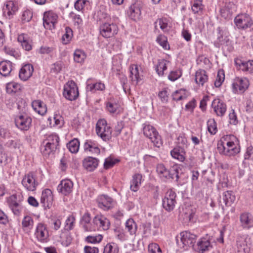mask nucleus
<instances>
[{
  "label": "nucleus",
  "instance_id": "1",
  "mask_svg": "<svg viewBox=\"0 0 253 253\" xmlns=\"http://www.w3.org/2000/svg\"><path fill=\"white\" fill-rule=\"evenodd\" d=\"M59 138L56 134L48 135L43 140L41 147V151L44 155L54 154L59 146Z\"/></svg>",
  "mask_w": 253,
  "mask_h": 253
},
{
  "label": "nucleus",
  "instance_id": "2",
  "mask_svg": "<svg viewBox=\"0 0 253 253\" xmlns=\"http://www.w3.org/2000/svg\"><path fill=\"white\" fill-rule=\"evenodd\" d=\"M217 150L220 154L228 156L235 155L240 152V149L233 141H228L225 145L224 142L221 140L217 143Z\"/></svg>",
  "mask_w": 253,
  "mask_h": 253
},
{
  "label": "nucleus",
  "instance_id": "3",
  "mask_svg": "<svg viewBox=\"0 0 253 253\" xmlns=\"http://www.w3.org/2000/svg\"><path fill=\"white\" fill-rule=\"evenodd\" d=\"M97 134L104 141H108L112 137L111 127L108 126L105 120H99L96 125Z\"/></svg>",
  "mask_w": 253,
  "mask_h": 253
},
{
  "label": "nucleus",
  "instance_id": "4",
  "mask_svg": "<svg viewBox=\"0 0 253 253\" xmlns=\"http://www.w3.org/2000/svg\"><path fill=\"white\" fill-rule=\"evenodd\" d=\"M143 133L151 140L156 147H160L162 145L161 136L153 126L149 125L145 126L143 127Z\"/></svg>",
  "mask_w": 253,
  "mask_h": 253
},
{
  "label": "nucleus",
  "instance_id": "5",
  "mask_svg": "<svg viewBox=\"0 0 253 253\" xmlns=\"http://www.w3.org/2000/svg\"><path fill=\"white\" fill-rule=\"evenodd\" d=\"M63 94L69 100H76L79 96L78 88L76 84L73 81L68 82L64 86Z\"/></svg>",
  "mask_w": 253,
  "mask_h": 253
},
{
  "label": "nucleus",
  "instance_id": "6",
  "mask_svg": "<svg viewBox=\"0 0 253 253\" xmlns=\"http://www.w3.org/2000/svg\"><path fill=\"white\" fill-rule=\"evenodd\" d=\"M176 197L175 193L171 190H168L165 194L162 205L167 211H170L174 209L176 203Z\"/></svg>",
  "mask_w": 253,
  "mask_h": 253
},
{
  "label": "nucleus",
  "instance_id": "7",
  "mask_svg": "<svg viewBox=\"0 0 253 253\" xmlns=\"http://www.w3.org/2000/svg\"><path fill=\"white\" fill-rule=\"evenodd\" d=\"M234 22L238 29L243 30L250 28L253 25L252 18L246 13L238 15L234 19Z\"/></svg>",
  "mask_w": 253,
  "mask_h": 253
},
{
  "label": "nucleus",
  "instance_id": "8",
  "mask_svg": "<svg viewBox=\"0 0 253 253\" xmlns=\"http://www.w3.org/2000/svg\"><path fill=\"white\" fill-rule=\"evenodd\" d=\"M21 183L23 187L29 191H35L38 185L35 175L32 172L25 174L23 177Z\"/></svg>",
  "mask_w": 253,
  "mask_h": 253
},
{
  "label": "nucleus",
  "instance_id": "9",
  "mask_svg": "<svg viewBox=\"0 0 253 253\" xmlns=\"http://www.w3.org/2000/svg\"><path fill=\"white\" fill-rule=\"evenodd\" d=\"M100 34L104 38H108L117 34L118 28L116 24L114 23H104L100 26Z\"/></svg>",
  "mask_w": 253,
  "mask_h": 253
},
{
  "label": "nucleus",
  "instance_id": "10",
  "mask_svg": "<svg viewBox=\"0 0 253 253\" xmlns=\"http://www.w3.org/2000/svg\"><path fill=\"white\" fill-rule=\"evenodd\" d=\"M57 19L58 15L56 13L52 11H46L43 14V25L47 29H54Z\"/></svg>",
  "mask_w": 253,
  "mask_h": 253
},
{
  "label": "nucleus",
  "instance_id": "11",
  "mask_svg": "<svg viewBox=\"0 0 253 253\" xmlns=\"http://www.w3.org/2000/svg\"><path fill=\"white\" fill-rule=\"evenodd\" d=\"M35 235L39 242H47L49 237V232L46 225L42 223H38L36 227Z\"/></svg>",
  "mask_w": 253,
  "mask_h": 253
},
{
  "label": "nucleus",
  "instance_id": "12",
  "mask_svg": "<svg viewBox=\"0 0 253 253\" xmlns=\"http://www.w3.org/2000/svg\"><path fill=\"white\" fill-rule=\"evenodd\" d=\"M17 3L13 0L7 1L3 7V16L6 19L12 18L18 11Z\"/></svg>",
  "mask_w": 253,
  "mask_h": 253
},
{
  "label": "nucleus",
  "instance_id": "13",
  "mask_svg": "<svg viewBox=\"0 0 253 253\" xmlns=\"http://www.w3.org/2000/svg\"><path fill=\"white\" fill-rule=\"evenodd\" d=\"M32 119L26 115H21L16 117L15 123L16 126L21 130H28L31 124Z\"/></svg>",
  "mask_w": 253,
  "mask_h": 253
},
{
  "label": "nucleus",
  "instance_id": "14",
  "mask_svg": "<svg viewBox=\"0 0 253 253\" xmlns=\"http://www.w3.org/2000/svg\"><path fill=\"white\" fill-rule=\"evenodd\" d=\"M180 241L184 247H194V243L196 242V236L188 231H183L180 233Z\"/></svg>",
  "mask_w": 253,
  "mask_h": 253
},
{
  "label": "nucleus",
  "instance_id": "15",
  "mask_svg": "<svg viewBox=\"0 0 253 253\" xmlns=\"http://www.w3.org/2000/svg\"><path fill=\"white\" fill-rule=\"evenodd\" d=\"M211 106L218 116L222 117L226 111V105L219 99H214Z\"/></svg>",
  "mask_w": 253,
  "mask_h": 253
},
{
  "label": "nucleus",
  "instance_id": "16",
  "mask_svg": "<svg viewBox=\"0 0 253 253\" xmlns=\"http://www.w3.org/2000/svg\"><path fill=\"white\" fill-rule=\"evenodd\" d=\"M128 14L129 17L134 20L140 19L141 14L140 4L135 2L131 4L129 7Z\"/></svg>",
  "mask_w": 253,
  "mask_h": 253
},
{
  "label": "nucleus",
  "instance_id": "17",
  "mask_svg": "<svg viewBox=\"0 0 253 253\" xmlns=\"http://www.w3.org/2000/svg\"><path fill=\"white\" fill-rule=\"evenodd\" d=\"M235 6L232 2L226 3L220 9V15L224 19H230L235 11Z\"/></svg>",
  "mask_w": 253,
  "mask_h": 253
},
{
  "label": "nucleus",
  "instance_id": "18",
  "mask_svg": "<svg viewBox=\"0 0 253 253\" xmlns=\"http://www.w3.org/2000/svg\"><path fill=\"white\" fill-rule=\"evenodd\" d=\"M73 184L69 179L62 180L60 184L57 187V190L64 195L70 194L73 188Z\"/></svg>",
  "mask_w": 253,
  "mask_h": 253
},
{
  "label": "nucleus",
  "instance_id": "19",
  "mask_svg": "<svg viewBox=\"0 0 253 253\" xmlns=\"http://www.w3.org/2000/svg\"><path fill=\"white\" fill-rule=\"evenodd\" d=\"M8 202L9 206L15 215H19L22 210L21 204L17 201V198L15 195H12L9 197Z\"/></svg>",
  "mask_w": 253,
  "mask_h": 253
},
{
  "label": "nucleus",
  "instance_id": "20",
  "mask_svg": "<svg viewBox=\"0 0 253 253\" xmlns=\"http://www.w3.org/2000/svg\"><path fill=\"white\" fill-rule=\"evenodd\" d=\"M34 71L33 67L30 64L24 65L19 72V77L23 81H27L32 75Z\"/></svg>",
  "mask_w": 253,
  "mask_h": 253
},
{
  "label": "nucleus",
  "instance_id": "21",
  "mask_svg": "<svg viewBox=\"0 0 253 253\" xmlns=\"http://www.w3.org/2000/svg\"><path fill=\"white\" fill-rule=\"evenodd\" d=\"M236 197L232 191H227L224 192L220 197L219 202L222 205L224 204L227 206H231L235 201Z\"/></svg>",
  "mask_w": 253,
  "mask_h": 253
},
{
  "label": "nucleus",
  "instance_id": "22",
  "mask_svg": "<svg viewBox=\"0 0 253 253\" xmlns=\"http://www.w3.org/2000/svg\"><path fill=\"white\" fill-rule=\"evenodd\" d=\"M130 75L129 78L133 84H137L141 80L140 76L139 73V68L137 65H132L129 67Z\"/></svg>",
  "mask_w": 253,
  "mask_h": 253
},
{
  "label": "nucleus",
  "instance_id": "23",
  "mask_svg": "<svg viewBox=\"0 0 253 253\" xmlns=\"http://www.w3.org/2000/svg\"><path fill=\"white\" fill-rule=\"evenodd\" d=\"M53 200V194L50 189H46L42 191L41 198V203L49 207L52 205Z\"/></svg>",
  "mask_w": 253,
  "mask_h": 253
},
{
  "label": "nucleus",
  "instance_id": "24",
  "mask_svg": "<svg viewBox=\"0 0 253 253\" xmlns=\"http://www.w3.org/2000/svg\"><path fill=\"white\" fill-rule=\"evenodd\" d=\"M240 221L244 228L249 229L253 226V217L249 213H243L240 215Z\"/></svg>",
  "mask_w": 253,
  "mask_h": 253
},
{
  "label": "nucleus",
  "instance_id": "25",
  "mask_svg": "<svg viewBox=\"0 0 253 253\" xmlns=\"http://www.w3.org/2000/svg\"><path fill=\"white\" fill-rule=\"evenodd\" d=\"M98 206L104 210H108L111 207L112 199L106 195H101L97 198Z\"/></svg>",
  "mask_w": 253,
  "mask_h": 253
},
{
  "label": "nucleus",
  "instance_id": "26",
  "mask_svg": "<svg viewBox=\"0 0 253 253\" xmlns=\"http://www.w3.org/2000/svg\"><path fill=\"white\" fill-rule=\"evenodd\" d=\"M98 165V160L92 157H88L84 159L83 166L87 170L91 171L94 170Z\"/></svg>",
  "mask_w": 253,
  "mask_h": 253
},
{
  "label": "nucleus",
  "instance_id": "27",
  "mask_svg": "<svg viewBox=\"0 0 253 253\" xmlns=\"http://www.w3.org/2000/svg\"><path fill=\"white\" fill-rule=\"evenodd\" d=\"M234 90L244 92L248 86V82L246 79H237L232 84Z\"/></svg>",
  "mask_w": 253,
  "mask_h": 253
},
{
  "label": "nucleus",
  "instance_id": "28",
  "mask_svg": "<svg viewBox=\"0 0 253 253\" xmlns=\"http://www.w3.org/2000/svg\"><path fill=\"white\" fill-rule=\"evenodd\" d=\"M93 222L104 230H108L109 228L110 222L103 216H96L93 219Z\"/></svg>",
  "mask_w": 253,
  "mask_h": 253
},
{
  "label": "nucleus",
  "instance_id": "29",
  "mask_svg": "<svg viewBox=\"0 0 253 253\" xmlns=\"http://www.w3.org/2000/svg\"><path fill=\"white\" fill-rule=\"evenodd\" d=\"M33 109L41 115H44L47 111L45 104L40 100H34L32 103Z\"/></svg>",
  "mask_w": 253,
  "mask_h": 253
},
{
  "label": "nucleus",
  "instance_id": "30",
  "mask_svg": "<svg viewBox=\"0 0 253 253\" xmlns=\"http://www.w3.org/2000/svg\"><path fill=\"white\" fill-rule=\"evenodd\" d=\"M195 82L199 85H204L208 80V76L204 70L199 69L195 73Z\"/></svg>",
  "mask_w": 253,
  "mask_h": 253
},
{
  "label": "nucleus",
  "instance_id": "31",
  "mask_svg": "<svg viewBox=\"0 0 253 253\" xmlns=\"http://www.w3.org/2000/svg\"><path fill=\"white\" fill-rule=\"evenodd\" d=\"M210 247H211L210 242L205 239H202L195 245L194 250L197 252L203 253L209 250Z\"/></svg>",
  "mask_w": 253,
  "mask_h": 253
},
{
  "label": "nucleus",
  "instance_id": "32",
  "mask_svg": "<svg viewBox=\"0 0 253 253\" xmlns=\"http://www.w3.org/2000/svg\"><path fill=\"white\" fill-rule=\"evenodd\" d=\"M236 246L238 253H249L250 248L247 245L244 238L241 237L238 238Z\"/></svg>",
  "mask_w": 253,
  "mask_h": 253
},
{
  "label": "nucleus",
  "instance_id": "33",
  "mask_svg": "<svg viewBox=\"0 0 253 253\" xmlns=\"http://www.w3.org/2000/svg\"><path fill=\"white\" fill-rule=\"evenodd\" d=\"M12 63L9 61H3L0 62V74L6 77L10 75L12 71Z\"/></svg>",
  "mask_w": 253,
  "mask_h": 253
},
{
  "label": "nucleus",
  "instance_id": "34",
  "mask_svg": "<svg viewBox=\"0 0 253 253\" xmlns=\"http://www.w3.org/2000/svg\"><path fill=\"white\" fill-rule=\"evenodd\" d=\"M217 31L218 33L217 40L219 42V46H228V44H225V43H227L228 42L225 29L218 27L217 29Z\"/></svg>",
  "mask_w": 253,
  "mask_h": 253
},
{
  "label": "nucleus",
  "instance_id": "35",
  "mask_svg": "<svg viewBox=\"0 0 253 253\" xmlns=\"http://www.w3.org/2000/svg\"><path fill=\"white\" fill-rule=\"evenodd\" d=\"M17 41L23 47H32L34 46L32 40L25 34L19 35L17 38Z\"/></svg>",
  "mask_w": 253,
  "mask_h": 253
},
{
  "label": "nucleus",
  "instance_id": "36",
  "mask_svg": "<svg viewBox=\"0 0 253 253\" xmlns=\"http://www.w3.org/2000/svg\"><path fill=\"white\" fill-rule=\"evenodd\" d=\"M137 229V224L133 219L129 218L126 220L125 223V230L127 231L130 235H135Z\"/></svg>",
  "mask_w": 253,
  "mask_h": 253
},
{
  "label": "nucleus",
  "instance_id": "37",
  "mask_svg": "<svg viewBox=\"0 0 253 253\" xmlns=\"http://www.w3.org/2000/svg\"><path fill=\"white\" fill-rule=\"evenodd\" d=\"M34 225V221L30 216H25L22 221V228L26 232H29L32 229Z\"/></svg>",
  "mask_w": 253,
  "mask_h": 253
},
{
  "label": "nucleus",
  "instance_id": "38",
  "mask_svg": "<svg viewBox=\"0 0 253 253\" xmlns=\"http://www.w3.org/2000/svg\"><path fill=\"white\" fill-rule=\"evenodd\" d=\"M84 150L85 151H89L92 154H98L100 153V149L97 146L91 141H87L84 144Z\"/></svg>",
  "mask_w": 253,
  "mask_h": 253
},
{
  "label": "nucleus",
  "instance_id": "39",
  "mask_svg": "<svg viewBox=\"0 0 253 253\" xmlns=\"http://www.w3.org/2000/svg\"><path fill=\"white\" fill-rule=\"evenodd\" d=\"M141 178L142 176L139 174H135L133 175L130 185V188L131 190L134 192L138 190L141 184Z\"/></svg>",
  "mask_w": 253,
  "mask_h": 253
},
{
  "label": "nucleus",
  "instance_id": "40",
  "mask_svg": "<svg viewBox=\"0 0 253 253\" xmlns=\"http://www.w3.org/2000/svg\"><path fill=\"white\" fill-rule=\"evenodd\" d=\"M155 27L157 28L158 26L164 32L168 31L169 29V26L168 24V20L166 18H162L158 19L154 23Z\"/></svg>",
  "mask_w": 253,
  "mask_h": 253
},
{
  "label": "nucleus",
  "instance_id": "41",
  "mask_svg": "<svg viewBox=\"0 0 253 253\" xmlns=\"http://www.w3.org/2000/svg\"><path fill=\"white\" fill-rule=\"evenodd\" d=\"M167 61L164 59L159 60L156 67V70L159 76L164 75V71L167 70Z\"/></svg>",
  "mask_w": 253,
  "mask_h": 253
},
{
  "label": "nucleus",
  "instance_id": "42",
  "mask_svg": "<svg viewBox=\"0 0 253 253\" xmlns=\"http://www.w3.org/2000/svg\"><path fill=\"white\" fill-rule=\"evenodd\" d=\"M6 89L8 93H15L21 89V85L15 82H10L6 84Z\"/></svg>",
  "mask_w": 253,
  "mask_h": 253
},
{
  "label": "nucleus",
  "instance_id": "43",
  "mask_svg": "<svg viewBox=\"0 0 253 253\" xmlns=\"http://www.w3.org/2000/svg\"><path fill=\"white\" fill-rule=\"evenodd\" d=\"M67 146L72 153H76L79 149L80 142L78 139H74L67 144Z\"/></svg>",
  "mask_w": 253,
  "mask_h": 253
},
{
  "label": "nucleus",
  "instance_id": "44",
  "mask_svg": "<svg viewBox=\"0 0 253 253\" xmlns=\"http://www.w3.org/2000/svg\"><path fill=\"white\" fill-rule=\"evenodd\" d=\"M119 248L114 243L107 244L104 247L103 253H118Z\"/></svg>",
  "mask_w": 253,
  "mask_h": 253
},
{
  "label": "nucleus",
  "instance_id": "45",
  "mask_svg": "<svg viewBox=\"0 0 253 253\" xmlns=\"http://www.w3.org/2000/svg\"><path fill=\"white\" fill-rule=\"evenodd\" d=\"M73 36L72 30L69 27L65 28V33L62 36V42L63 44L68 43L71 40Z\"/></svg>",
  "mask_w": 253,
  "mask_h": 253
},
{
  "label": "nucleus",
  "instance_id": "46",
  "mask_svg": "<svg viewBox=\"0 0 253 253\" xmlns=\"http://www.w3.org/2000/svg\"><path fill=\"white\" fill-rule=\"evenodd\" d=\"M86 55L84 52L80 49H77L74 52V60L78 63L82 62L85 58Z\"/></svg>",
  "mask_w": 253,
  "mask_h": 253
},
{
  "label": "nucleus",
  "instance_id": "47",
  "mask_svg": "<svg viewBox=\"0 0 253 253\" xmlns=\"http://www.w3.org/2000/svg\"><path fill=\"white\" fill-rule=\"evenodd\" d=\"M86 89L90 91L103 90L105 89V85L104 84L101 83H96L93 84H88L87 85Z\"/></svg>",
  "mask_w": 253,
  "mask_h": 253
},
{
  "label": "nucleus",
  "instance_id": "48",
  "mask_svg": "<svg viewBox=\"0 0 253 253\" xmlns=\"http://www.w3.org/2000/svg\"><path fill=\"white\" fill-rule=\"evenodd\" d=\"M89 3L87 0H77L74 4L75 8L79 11H83L86 6Z\"/></svg>",
  "mask_w": 253,
  "mask_h": 253
},
{
  "label": "nucleus",
  "instance_id": "49",
  "mask_svg": "<svg viewBox=\"0 0 253 253\" xmlns=\"http://www.w3.org/2000/svg\"><path fill=\"white\" fill-rule=\"evenodd\" d=\"M156 170L160 177L168 178L169 175L168 170L165 168L163 164H158L157 166Z\"/></svg>",
  "mask_w": 253,
  "mask_h": 253
},
{
  "label": "nucleus",
  "instance_id": "50",
  "mask_svg": "<svg viewBox=\"0 0 253 253\" xmlns=\"http://www.w3.org/2000/svg\"><path fill=\"white\" fill-rule=\"evenodd\" d=\"M69 16L72 19L75 25L80 26L83 24V20L80 15L77 14L74 12H71Z\"/></svg>",
  "mask_w": 253,
  "mask_h": 253
},
{
  "label": "nucleus",
  "instance_id": "51",
  "mask_svg": "<svg viewBox=\"0 0 253 253\" xmlns=\"http://www.w3.org/2000/svg\"><path fill=\"white\" fill-rule=\"evenodd\" d=\"M169 175H168V178H176V181L179 178L178 175V167L177 166H173L168 171Z\"/></svg>",
  "mask_w": 253,
  "mask_h": 253
},
{
  "label": "nucleus",
  "instance_id": "52",
  "mask_svg": "<svg viewBox=\"0 0 253 253\" xmlns=\"http://www.w3.org/2000/svg\"><path fill=\"white\" fill-rule=\"evenodd\" d=\"M224 73L222 70H219L218 72L216 80L214 82V85L216 87H220L224 80Z\"/></svg>",
  "mask_w": 253,
  "mask_h": 253
},
{
  "label": "nucleus",
  "instance_id": "53",
  "mask_svg": "<svg viewBox=\"0 0 253 253\" xmlns=\"http://www.w3.org/2000/svg\"><path fill=\"white\" fill-rule=\"evenodd\" d=\"M172 99L176 101H179L186 98L184 90L180 89L175 91L172 95Z\"/></svg>",
  "mask_w": 253,
  "mask_h": 253
},
{
  "label": "nucleus",
  "instance_id": "54",
  "mask_svg": "<svg viewBox=\"0 0 253 253\" xmlns=\"http://www.w3.org/2000/svg\"><path fill=\"white\" fill-rule=\"evenodd\" d=\"M208 129L211 134H214L216 132V123L214 120H209L207 122Z\"/></svg>",
  "mask_w": 253,
  "mask_h": 253
},
{
  "label": "nucleus",
  "instance_id": "55",
  "mask_svg": "<svg viewBox=\"0 0 253 253\" xmlns=\"http://www.w3.org/2000/svg\"><path fill=\"white\" fill-rule=\"evenodd\" d=\"M203 8V5L201 0H195L192 6V10L195 13H197L199 11H201Z\"/></svg>",
  "mask_w": 253,
  "mask_h": 253
},
{
  "label": "nucleus",
  "instance_id": "56",
  "mask_svg": "<svg viewBox=\"0 0 253 253\" xmlns=\"http://www.w3.org/2000/svg\"><path fill=\"white\" fill-rule=\"evenodd\" d=\"M171 156L180 162H182L184 160V157L182 154H181L179 150L176 148H174L170 152Z\"/></svg>",
  "mask_w": 253,
  "mask_h": 253
},
{
  "label": "nucleus",
  "instance_id": "57",
  "mask_svg": "<svg viewBox=\"0 0 253 253\" xmlns=\"http://www.w3.org/2000/svg\"><path fill=\"white\" fill-rule=\"evenodd\" d=\"M75 217L72 216H69L65 221V228L68 230H71L73 228L74 223L75 222Z\"/></svg>",
  "mask_w": 253,
  "mask_h": 253
},
{
  "label": "nucleus",
  "instance_id": "58",
  "mask_svg": "<svg viewBox=\"0 0 253 253\" xmlns=\"http://www.w3.org/2000/svg\"><path fill=\"white\" fill-rule=\"evenodd\" d=\"M63 66L64 64L62 62H57L53 65L51 71L55 74H58L62 70Z\"/></svg>",
  "mask_w": 253,
  "mask_h": 253
},
{
  "label": "nucleus",
  "instance_id": "59",
  "mask_svg": "<svg viewBox=\"0 0 253 253\" xmlns=\"http://www.w3.org/2000/svg\"><path fill=\"white\" fill-rule=\"evenodd\" d=\"M102 239V236L101 235H98L95 236H88L86 239L85 241L88 243H99Z\"/></svg>",
  "mask_w": 253,
  "mask_h": 253
},
{
  "label": "nucleus",
  "instance_id": "60",
  "mask_svg": "<svg viewBox=\"0 0 253 253\" xmlns=\"http://www.w3.org/2000/svg\"><path fill=\"white\" fill-rule=\"evenodd\" d=\"M9 147L14 149L15 150L20 152V147L21 145L20 142L18 140H11L8 143Z\"/></svg>",
  "mask_w": 253,
  "mask_h": 253
},
{
  "label": "nucleus",
  "instance_id": "61",
  "mask_svg": "<svg viewBox=\"0 0 253 253\" xmlns=\"http://www.w3.org/2000/svg\"><path fill=\"white\" fill-rule=\"evenodd\" d=\"M148 251L150 253H162L161 250L156 243H152L148 246Z\"/></svg>",
  "mask_w": 253,
  "mask_h": 253
},
{
  "label": "nucleus",
  "instance_id": "62",
  "mask_svg": "<svg viewBox=\"0 0 253 253\" xmlns=\"http://www.w3.org/2000/svg\"><path fill=\"white\" fill-rule=\"evenodd\" d=\"M156 41L159 44V45L163 47H166L168 44L167 38L163 35H159L157 37Z\"/></svg>",
  "mask_w": 253,
  "mask_h": 253
},
{
  "label": "nucleus",
  "instance_id": "63",
  "mask_svg": "<svg viewBox=\"0 0 253 253\" xmlns=\"http://www.w3.org/2000/svg\"><path fill=\"white\" fill-rule=\"evenodd\" d=\"M182 75V73L179 70L171 71L168 76V78L171 81H175L179 78Z\"/></svg>",
  "mask_w": 253,
  "mask_h": 253
},
{
  "label": "nucleus",
  "instance_id": "64",
  "mask_svg": "<svg viewBox=\"0 0 253 253\" xmlns=\"http://www.w3.org/2000/svg\"><path fill=\"white\" fill-rule=\"evenodd\" d=\"M124 127V124L123 122H118L114 128L113 136L115 137L118 136L121 133V131Z\"/></svg>",
  "mask_w": 253,
  "mask_h": 253
}]
</instances>
